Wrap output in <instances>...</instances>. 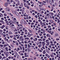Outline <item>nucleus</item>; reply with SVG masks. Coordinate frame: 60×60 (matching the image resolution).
Wrapping results in <instances>:
<instances>
[{"label": "nucleus", "instance_id": "obj_1", "mask_svg": "<svg viewBox=\"0 0 60 60\" xmlns=\"http://www.w3.org/2000/svg\"><path fill=\"white\" fill-rule=\"evenodd\" d=\"M11 3H8V2H7L5 3L4 4V5L5 6H6V7H7V6L8 5V4H10Z\"/></svg>", "mask_w": 60, "mask_h": 60}, {"label": "nucleus", "instance_id": "obj_2", "mask_svg": "<svg viewBox=\"0 0 60 60\" xmlns=\"http://www.w3.org/2000/svg\"><path fill=\"white\" fill-rule=\"evenodd\" d=\"M6 10L7 11H10V9L9 8H6Z\"/></svg>", "mask_w": 60, "mask_h": 60}, {"label": "nucleus", "instance_id": "obj_3", "mask_svg": "<svg viewBox=\"0 0 60 60\" xmlns=\"http://www.w3.org/2000/svg\"><path fill=\"white\" fill-rule=\"evenodd\" d=\"M22 36H21L20 38L19 39L20 41H23V39H22Z\"/></svg>", "mask_w": 60, "mask_h": 60}, {"label": "nucleus", "instance_id": "obj_4", "mask_svg": "<svg viewBox=\"0 0 60 60\" xmlns=\"http://www.w3.org/2000/svg\"><path fill=\"white\" fill-rule=\"evenodd\" d=\"M9 23H10V24H12V23H13V21L10 20V21L9 22Z\"/></svg>", "mask_w": 60, "mask_h": 60}, {"label": "nucleus", "instance_id": "obj_5", "mask_svg": "<svg viewBox=\"0 0 60 60\" xmlns=\"http://www.w3.org/2000/svg\"><path fill=\"white\" fill-rule=\"evenodd\" d=\"M48 41H49V40H45V42L46 43H49V42H48Z\"/></svg>", "mask_w": 60, "mask_h": 60}, {"label": "nucleus", "instance_id": "obj_6", "mask_svg": "<svg viewBox=\"0 0 60 60\" xmlns=\"http://www.w3.org/2000/svg\"><path fill=\"white\" fill-rule=\"evenodd\" d=\"M46 36L47 37H50V35L49 34H46Z\"/></svg>", "mask_w": 60, "mask_h": 60}, {"label": "nucleus", "instance_id": "obj_7", "mask_svg": "<svg viewBox=\"0 0 60 60\" xmlns=\"http://www.w3.org/2000/svg\"><path fill=\"white\" fill-rule=\"evenodd\" d=\"M45 50L47 52V53H49V50H48L47 49H46Z\"/></svg>", "mask_w": 60, "mask_h": 60}, {"label": "nucleus", "instance_id": "obj_8", "mask_svg": "<svg viewBox=\"0 0 60 60\" xmlns=\"http://www.w3.org/2000/svg\"><path fill=\"white\" fill-rule=\"evenodd\" d=\"M49 22H51V23H53L54 22H53V21H52V20H49Z\"/></svg>", "mask_w": 60, "mask_h": 60}, {"label": "nucleus", "instance_id": "obj_9", "mask_svg": "<svg viewBox=\"0 0 60 60\" xmlns=\"http://www.w3.org/2000/svg\"><path fill=\"white\" fill-rule=\"evenodd\" d=\"M3 16V15L1 13H0V18H1Z\"/></svg>", "mask_w": 60, "mask_h": 60}, {"label": "nucleus", "instance_id": "obj_10", "mask_svg": "<svg viewBox=\"0 0 60 60\" xmlns=\"http://www.w3.org/2000/svg\"><path fill=\"white\" fill-rule=\"evenodd\" d=\"M4 27H5V26H4V25H3L2 26L1 28V29H3V28H4Z\"/></svg>", "mask_w": 60, "mask_h": 60}, {"label": "nucleus", "instance_id": "obj_11", "mask_svg": "<svg viewBox=\"0 0 60 60\" xmlns=\"http://www.w3.org/2000/svg\"><path fill=\"white\" fill-rule=\"evenodd\" d=\"M49 14H51V16H52L53 14V13L52 12H49Z\"/></svg>", "mask_w": 60, "mask_h": 60}, {"label": "nucleus", "instance_id": "obj_12", "mask_svg": "<svg viewBox=\"0 0 60 60\" xmlns=\"http://www.w3.org/2000/svg\"><path fill=\"white\" fill-rule=\"evenodd\" d=\"M24 40H29V38H24Z\"/></svg>", "mask_w": 60, "mask_h": 60}, {"label": "nucleus", "instance_id": "obj_13", "mask_svg": "<svg viewBox=\"0 0 60 60\" xmlns=\"http://www.w3.org/2000/svg\"><path fill=\"white\" fill-rule=\"evenodd\" d=\"M15 55L17 56L18 57H19V56L18 55V53H17L16 52V53H15Z\"/></svg>", "mask_w": 60, "mask_h": 60}, {"label": "nucleus", "instance_id": "obj_14", "mask_svg": "<svg viewBox=\"0 0 60 60\" xmlns=\"http://www.w3.org/2000/svg\"><path fill=\"white\" fill-rule=\"evenodd\" d=\"M58 34L57 33H56L55 34V36L56 37L57 36H58Z\"/></svg>", "mask_w": 60, "mask_h": 60}, {"label": "nucleus", "instance_id": "obj_15", "mask_svg": "<svg viewBox=\"0 0 60 60\" xmlns=\"http://www.w3.org/2000/svg\"><path fill=\"white\" fill-rule=\"evenodd\" d=\"M28 52H31V50L28 49Z\"/></svg>", "mask_w": 60, "mask_h": 60}, {"label": "nucleus", "instance_id": "obj_16", "mask_svg": "<svg viewBox=\"0 0 60 60\" xmlns=\"http://www.w3.org/2000/svg\"><path fill=\"white\" fill-rule=\"evenodd\" d=\"M45 42H42V44H43L44 45H45V44H46V43H44Z\"/></svg>", "mask_w": 60, "mask_h": 60}, {"label": "nucleus", "instance_id": "obj_17", "mask_svg": "<svg viewBox=\"0 0 60 60\" xmlns=\"http://www.w3.org/2000/svg\"><path fill=\"white\" fill-rule=\"evenodd\" d=\"M43 6V5L42 4H40L39 5V7H42Z\"/></svg>", "mask_w": 60, "mask_h": 60}, {"label": "nucleus", "instance_id": "obj_18", "mask_svg": "<svg viewBox=\"0 0 60 60\" xmlns=\"http://www.w3.org/2000/svg\"><path fill=\"white\" fill-rule=\"evenodd\" d=\"M57 21H58L57 22L58 23H59L60 22V20L59 19H58L57 20Z\"/></svg>", "mask_w": 60, "mask_h": 60}, {"label": "nucleus", "instance_id": "obj_19", "mask_svg": "<svg viewBox=\"0 0 60 60\" xmlns=\"http://www.w3.org/2000/svg\"><path fill=\"white\" fill-rule=\"evenodd\" d=\"M28 35H29V37H30L31 36V35H30V34H30L29 33H28Z\"/></svg>", "mask_w": 60, "mask_h": 60}, {"label": "nucleus", "instance_id": "obj_20", "mask_svg": "<svg viewBox=\"0 0 60 60\" xmlns=\"http://www.w3.org/2000/svg\"><path fill=\"white\" fill-rule=\"evenodd\" d=\"M48 43L47 44H46V46H49V43Z\"/></svg>", "mask_w": 60, "mask_h": 60}, {"label": "nucleus", "instance_id": "obj_21", "mask_svg": "<svg viewBox=\"0 0 60 60\" xmlns=\"http://www.w3.org/2000/svg\"><path fill=\"white\" fill-rule=\"evenodd\" d=\"M4 16H6L7 15L6 13H5L4 14Z\"/></svg>", "mask_w": 60, "mask_h": 60}, {"label": "nucleus", "instance_id": "obj_22", "mask_svg": "<svg viewBox=\"0 0 60 60\" xmlns=\"http://www.w3.org/2000/svg\"><path fill=\"white\" fill-rule=\"evenodd\" d=\"M38 41H42V39H38Z\"/></svg>", "mask_w": 60, "mask_h": 60}, {"label": "nucleus", "instance_id": "obj_23", "mask_svg": "<svg viewBox=\"0 0 60 60\" xmlns=\"http://www.w3.org/2000/svg\"><path fill=\"white\" fill-rule=\"evenodd\" d=\"M17 4H18V5H19V4H19V1H18V3H17Z\"/></svg>", "mask_w": 60, "mask_h": 60}, {"label": "nucleus", "instance_id": "obj_24", "mask_svg": "<svg viewBox=\"0 0 60 60\" xmlns=\"http://www.w3.org/2000/svg\"><path fill=\"white\" fill-rule=\"evenodd\" d=\"M49 2L50 4L51 5L52 4V2H51V0H49Z\"/></svg>", "mask_w": 60, "mask_h": 60}, {"label": "nucleus", "instance_id": "obj_25", "mask_svg": "<svg viewBox=\"0 0 60 60\" xmlns=\"http://www.w3.org/2000/svg\"><path fill=\"white\" fill-rule=\"evenodd\" d=\"M28 48H30V45L29 44H28Z\"/></svg>", "mask_w": 60, "mask_h": 60}, {"label": "nucleus", "instance_id": "obj_26", "mask_svg": "<svg viewBox=\"0 0 60 60\" xmlns=\"http://www.w3.org/2000/svg\"><path fill=\"white\" fill-rule=\"evenodd\" d=\"M6 58V57L5 56H3V58H2V59H5Z\"/></svg>", "mask_w": 60, "mask_h": 60}, {"label": "nucleus", "instance_id": "obj_27", "mask_svg": "<svg viewBox=\"0 0 60 60\" xmlns=\"http://www.w3.org/2000/svg\"><path fill=\"white\" fill-rule=\"evenodd\" d=\"M9 14H10V15H11V16H12H12H13V15L11 14V13H10Z\"/></svg>", "mask_w": 60, "mask_h": 60}, {"label": "nucleus", "instance_id": "obj_28", "mask_svg": "<svg viewBox=\"0 0 60 60\" xmlns=\"http://www.w3.org/2000/svg\"><path fill=\"white\" fill-rule=\"evenodd\" d=\"M45 1L46 2V3H48L49 2L48 0H45Z\"/></svg>", "mask_w": 60, "mask_h": 60}, {"label": "nucleus", "instance_id": "obj_29", "mask_svg": "<svg viewBox=\"0 0 60 60\" xmlns=\"http://www.w3.org/2000/svg\"><path fill=\"white\" fill-rule=\"evenodd\" d=\"M47 32H48L49 34H50V33H51V31H49V30L47 31Z\"/></svg>", "mask_w": 60, "mask_h": 60}, {"label": "nucleus", "instance_id": "obj_30", "mask_svg": "<svg viewBox=\"0 0 60 60\" xmlns=\"http://www.w3.org/2000/svg\"><path fill=\"white\" fill-rule=\"evenodd\" d=\"M8 33L9 34H12V32H9Z\"/></svg>", "mask_w": 60, "mask_h": 60}, {"label": "nucleus", "instance_id": "obj_31", "mask_svg": "<svg viewBox=\"0 0 60 60\" xmlns=\"http://www.w3.org/2000/svg\"><path fill=\"white\" fill-rule=\"evenodd\" d=\"M0 52L1 53H3L4 52V51L3 50H1Z\"/></svg>", "mask_w": 60, "mask_h": 60}, {"label": "nucleus", "instance_id": "obj_32", "mask_svg": "<svg viewBox=\"0 0 60 60\" xmlns=\"http://www.w3.org/2000/svg\"><path fill=\"white\" fill-rule=\"evenodd\" d=\"M54 33V32L53 31H52V32H51V35H53V34Z\"/></svg>", "mask_w": 60, "mask_h": 60}, {"label": "nucleus", "instance_id": "obj_33", "mask_svg": "<svg viewBox=\"0 0 60 60\" xmlns=\"http://www.w3.org/2000/svg\"><path fill=\"white\" fill-rule=\"evenodd\" d=\"M37 38H40V36H39L38 35L37 36Z\"/></svg>", "mask_w": 60, "mask_h": 60}, {"label": "nucleus", "instance_id": "obj_34", "mask_svg": "<svg viewBox=\"0 0 60 60\" xmlns=\"http://www.w3.org/2000/svg\"><path fill=\"white\" fill-rule=\"evenodd\" d=\"M23 27H20L19 28V29H22V28Z\"/></svg>", "mask_w": 60, "mask_h": 60}, {"label": "nucleus", "instance_id": "obj_35", "mask_svg": "<svg viewBox=\"0 0 60 60\" xmlns=\"http://www.w3.org/2000/svg\"><path fill=\"white\" fill-rule=\"evenodd\" d=\"M46 40V39L45 38H44L42 40V41H45V40Z\"/></svg>", "mask_w": 60, "mask_h": 60}, {"label": "nucleus", "instance_id": "obj_36", "mask_svg": "<svg viewBox=\"0 0 60 60\" xmlns=\"http://www.w3.org/2000/svg\"><path fill=\"white\" fill-rule=\"evenodd\" d=\"M40 25H41L42 24V21H41L40 22Z\"/></svg>", "mask_w": 60, "mask_h": 60}, {"label": "nucleus", "instance_id": "obj_37", "mask_svg": "<svg viewBox=\"0 0 60 60\" xmlns=\"http://www.w3.org/2000/svg\"><path fill=\"white\" fill-rule=\"evenodd\" d=\"M16 46H18V45H19V43H16Z\"/></svg>", "mask_w": 60, "mask_h": 60}, {"label": "nucleus", "instance_id": "obj_38", "mask_svg": "<svg viewBox=\"0 0 60 60\" xmlns=\"http://www.w3.org/2000/svg\"><path fill=\"white\" fill-rule=\"evenodd\" d=\"M3 10V8H1L0 9V11H1L2 10Z\"/></svg>", "mask_w": 60, "mask_h": 60}, {"label": "nucleus", "instance_id": "obj_39", "mask_svg": "<svg viewBox=\"0 0 60 60\" xmlns=\"http://www.w3.org/2000/svg\"><path fill=\"white\" fill-rule=\"evenodd\" d=\"M6 37V34H4L3 35V37Z\"/></svg>", "mask_w": 60, "mask_h": 60}, {"label": "nucleus", "instance_id": "obj_40", "mask_svg": "<svg viewBox=\"0 0 60 60\" xmlns=\"http://www.w3.org/2000/svg\"><path fill=\"white\" fill-rule=\"evenodd\" d=\"M51 46H55V45L54 44H51Z\"/></svg>", "mask_w": 60, "mask_h": 60}, {"label": "nucleus", "instance_id": "obj_41", "mask_svg": "<svg viewBox=\"0 0 60 60\" xmlns=\"http://www.w3.org/2000/svg\"><path fill=\"white\" fill-rule=\"evenodd\" d=\"M24 38H26V35H24Z\"/></svg>", "mask_w": 60, "mask_h": 60}, {"label": "nucleus", "instance_id": "obj_42", "mask_svg": "<svg viewBox=\"0 0 60 60\" xmlns=\"http://www.w3.org/2000/svg\"><path fill=\"white\" fill-rule=\"evenodd\" d=\"M41 34H44V33H45V32H41Z\"/></svg>", "mask_w": 60, "mask_h": 60}, {"label": "nucleus", "instance_id": "obj_43", "mask_svg": "<svg viewBox=\"0 0 60 60\" xmlns=\"http://www.w3.org/2000/svg\"><path fill=\"white\" fill-rule=\"evenodd\" d=\"M1 19L3 20H4V18H1Z\"/></svg>", "mask_w": 60, "mask_h": 60}, {"label": "nucleus", "instance_id": "obj_44", "mask_svg": "<svg viewBox=\"0 0 60 60\" xmlns=\"http://www.w3.org/2000/svg\"><path fill=\"white\" fill-rule=\"evenodd\" d=\"M22 22H24V20L23 19H22Z\"/></svg>", "mask_w": 60, "mask_h": 60}, {"label": "nucleus", "instance_id": "obj_45", "mask_svg": "<svg viewBox=\"0 0 60 60\" xmlns=\"http://www.w3.org/2000/svg\"><path fill=\"white\" fill-rule=\"evenodd\" d=\"M48 28H50L51 27V26L49 25L48 26Z\"/></svg>", "mask_w": 60, "mask_h": 60}, {"label": "nucleus", "instance_id": "obj_46", "mask_svg": "<svg viewBox=\"0 0 60 60\" xmlns=\"http://www.w3.org/2000/svg\"><path fill=\"white\" fill-rule=\"evenodd\" d=\"M0 22H4V21L2 20H0Z\"/></svg>", "mask_w": 60, "mask_h": 60}, {"label": "nucleus", "instance_id": "obj_47", "mask_svg": "<svg viewBox=\"0 0 60 60\" xmlns=\"http://www.w3.org/2000/svg\"><path fill=\"white\" fill-rule=\"evenodd\" d=\"M56 40H57V41H58L59 40V38H56Z\"/></svg>", "mask_w": 60, "mask_h": 60}, {"label": "nucleus", "instance_id": "obj_48", "mask_svg": "<svg viewBox=\"0 0 60 60\" xmlns=\"http://www.w3.org/2000/svg\"><path fill=\"white\" fill-rule=\"evenodd\" d=\"M45 56H48V54H45Z\"/></svg>", "mask_w": 60, "mask_h": 60}, {"label": "nucleus", "instance_id": "obj_49", "mask_svg": "<svg viewBox=\"0 0 60 60\" xmlns=\"http://www.w3.org/2000/svg\"><path fill=\"white\" fill-rule=\"evenodd\" d=\"M28 42H31V41H30V40L29 39L28 41Z\"/></svg>", "mask_w": 60, "mask_h": 60}, {"label": "nucleus", "instance_id": "obj_50", "mask_svg": "<svg viewBox=\"0 0 60 60\" xmlns=\"http://www.w3.org/2000/svg\"><path fill=\"white\" fill-rule=\"evenodd\" d=\"M24 42L26 44V43H27V42L26 41H24Z\"/></svg>", "mask_w": 60, "mask_h": 60}, {"label": "nucleus", "instance_id": "obj_51", "mask_svg": "<svg viewBox=\"0 0 60 60\" xmlns=\"http://www.w3.org/2000/svg\"><path fill=\"white\" fill-rule=\"evenodd\" d=\"M39 51L40 52H42V51L41 50H39Z\"/></svg>", "mask_w": 60, "mask_h": 60}, {"label": "nucleus", "instance_id": "obj_52", "mask_svg": "<svg viewBox=\"0 0 60 60\" xmlns=\"http://www.w3.org/2000/svg\"><path fill=\"white\" fill-rule=\"evenodd\" d=\"M54 43H56L57 42L56 41H54L53 42Z\"/></svg>", "mask_w": 60, "mask_h": 60}, {"label": "nucleus", "instance_id": "obj_53", "mask_svg": "<svg viewBox=\"0 0 60 60\" xmlns=\"http://www.w3.org/2000/svg\"><path fill=\"white\" fill-rule=\"evenodd\" d=\"M33 45H34V46H35L36 45H35V44H34V43H33Z\"/></svg>", "mask_w": 60, "mask_h": 60}, {"label": "nucleus", "instance_id": "obj_54", "mask_svg": "<svg viewBox=\"0 0 60 60\" xmlns=\"http://www.w3.org/2000/svg\"><path fill=\"white\" fill-rule=\"evenodd\" d=\"M13 39L15 40H17V39L15 38H13Z\"/></svg>", "mask_w": 60, "mask_h": 60}, {"label": "nucleus", "instance_id": "obj_55", "mask_svg": "<svg viewBox=\"0 0 60 60\" xmlns=\"http://www.w3.org/2000/svg\"><path fill=\"white\" fill-rule=\"evenodd\" d=\"M46 22H49V20H46Z\"/></svg>", "mask_w": 60, "mask_h": 60}, {"label": "nucleus", "instance_id": "obj_56", "mask_svg": "<svg viewBox=\"0 0 60 60\" xmlns=\"http://www.w3.org/2000/svg\"><path fill=\"white\" fill-rule=\"evenodd\" d=\"M47 57H48V58H49L50 57V56L48 55V56H47Z\"/></svg>", "mask_w": 60, "mask_h": 60}, {"label": "nucleus", "instance_id": "obj_57", "mask_svg": "<svg viewBox=\"0 0 60 60\" xmlns=\"http://www.w3.org/2000/svg\"><path fill=\"white\" fill-rule=\"evenodd\" d=\"M0 47H3V45H0Z\"/></svg>", "mask_w": 60, "mask_h": 60}, {"label": "nucleus", "instance_id": "obj_58", "mask_svg": "<svg viewBox=\"0 0 60 60\" xmlns=\"http://www.w3.org/2000/svg\"><path fill=\"white\" fill-rule=\"evenodd\" d=\"M42 34H39V35L40 36H42Z\"/></svg>", "mask_w": 60, "mask_h": 60}, {"label": "nucleus", "instance_id": "obj_59", "mask_svg": "<svg viewBox=\"0 0 60 60\" xmlns=\"http://www.w3.org/2000/svg\"><path fill=\"white\" fill-rule=\"evenodd\" d=\"M45 47L46 49H48V47L47 46V45L45 46Z\"/></svg>", "mask_w": 60, "mask_h": 60}, {"label": "nucleus", "instance_id": "obj_60", "mask_svg": "<svg viewBox=\"0 0 60 60\" xmlns=\"http://www.w3.org/2000/svg\"><path fill=\"white\" fill-rule=\"evenodd\" d=\"M43 2L45 3H46V1H43Z\"/></svg>", "mask_w": 60, "mask_h": 60}, {"label": "nucleus", "instance_id": "obj_61", "mask_svg": "<svg viewBox=\"0 0 60 60\" xmlns=\"http://www.w3.org/2000/svg\"><path fill=\"white\" fill-rule=\"evenodd\" d=\"M32 15H33L34 16V15H35V14L34 13L32 14Z\"/></svg>", "mask_w": 60, "mask_h": 60}, {"label": "nucleus", "instance_id": "obj_62", "mask_svg": "<svg viewBox=\"0 0 60 60\" xmlns=\"http://www.w3.org/2000/svg\"><path fill=\"white\" fill-rule=\"evenodd\" d=\"M8 58L9 59H11V56H9L8 57Z\"/></svg>", "mask_w": 60, "mask_h": 60}, {"label": "nucleus", "instance_id": "obj_63", "mask_svg": "<svg viewBox=\"0 0 60 60\" xmlns=\"http://www.w3.org/2000/svg\"><path fill=\"white\" fill-rule=\"evenodd\" d=\"M4 39L5 41H6V37H5L4 38Z\"/></svg>", "mask_w": 60, "mask_h": 60}, {"label": "nucleus", "instance_id": "obj_64", "mask_svg": "<svg viewBox=\"0 0 60 60\" xmlns=\"http://www.w3.org/2000/svg\"><path fill=\"white\" fill-rule=\"evenodd\" d=\"M35 17L36 18H37V15H36L35 16Z\"/></svg>", "mask_w": 60, "mask_h": 60}]
</instances>
